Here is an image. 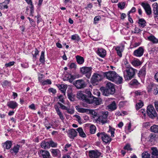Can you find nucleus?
<instances>
[{
  "mask_svg": "<svg viewBox=\"0 0 158 158\" xmlns=\"http://www.w3.org/2000/svg\"><path fill=\"white\" fill-rule=\"evenodd\" d=\"M67 112L70 114H73L74 113V111L73 109L67 108Z\"/></svg>",
  "mask_w": 158,
  "mask_h": 158,
  "instance_id": "obj_64",
  "label": "nucleus"
},
{
  "mask_svg": "<svg viewBox=\"0 0 158 158\" xmlns=\"http://www.w3.org/2000/svg\"><path fill=\"white\" fill-rule=\"evenodd\" d=\"M148 89L149 92L153 91L155 95H156L158 93V85L155 84L151 83L148 85Z\"/></svg>",
  "mask_w": 158,
  "mask_h": 158,
  "instance_id": "obj_8",
  "label": "nucleus"
},
{
  "mask_svg": "<svg viewBox=\"0 0 158 158\" xmlns=\"http://www.w3.org/2000/svg\"><path fill=\"white\" fill-rule=\"evenodd\" d=\"M18 104L17 102L14 101H10L7 103V106L10 108L14 109L18 106Z\"/></svg>",
  "mask_w": 158,
  "mask_h": 158,
  "instance_id": "obj_19",
  "label": "nucleus"
},
{
  "mask_svg": "<svg viewBox=\"0 0 158 158\" xmlns=\"http://www.w3.org/2000/svg\"><path fill=\"white\" fill-rule=\"evenodd\" d=\"M71 39L72 40H77V41H78L79 40H80V38L79 37V36L77 34H75L74 35H72Z\"/></svg>",
  "mask_w": 158,
  "mask_h": 158,
  "instance_id": "obj_47",
  "label": "nucleus"
},
{
  "mask_svg": "<svg viewBox=\"0 0 158 158\" xmlns=\"http://www.w3.org/2000/svg\"><path fill=\"white\" fill-rule=\"evenodd\" d=\"M77 98L80 99H85L86 101V96L81 92H78L77 94Z\"/></svg>",
  "mask_w": 158,
  "mask_h": 158,
  "instance_id": "obj_38",
  "label": "nucleus"
},
{
  "mask_svg": "<svg viewBox=\"0 0 158 158\" xmlns=\"http://www.w3.org/2000/svg\"><path fill=\"white\" fill-rule=\"evenodd\" d=\"M73 84L77 89H78L84 88L86 86L85 81L81 79L75 81L74 82Z\"/></svg>",
  "mask_w": 158,
  "mask_h": 158,
  "instance_id": "obj_9",
  "label": "nucleus"
},
{
  "mask_svg": "<svg viewBox=\"0 0 158 158\" xmlns=\"http://www.w3.org/2000/svg\"><path fill=\"white\" fill-rule=\"evenodd\" d=\"M139 26L140 27L143 28L146 25V22L143 19H140L139 20Z\"/></svg>",
  "mask_w": 158,
  "mask_h": 158,
  "instance_id": "obj_30",
  "label": "nucleus"
},
{
  "mask_svg": "<svg viewBox=\"0 0 158 158\" xmlns=\"http://www.w3.org/2000/svg\"><path fill=\"white\" fill-rule=\"evenodd\" d=\"M144 50L142 47H140L138 49L135 50L133 52V55L136 56L140 57L143 54Z\"/></svg>",
  "mask_w": 158,
  "mask_h": 158,
  "instance_id": "obj_11",
  "label": "nucleus"
},
{
  "mask_svg": "<svg viewBox=\"0 0 158 158\" xmlns=\"http://www.w3.org/2000/svg\"><path fill=\"white\" fill-rule=\"evenodd\" d=\"M131 63L132 65L135 67H137L140 66L142 64V62L137 59L132 60L131 62Z\"/></svg>",
  "mask_w": 158,
  "mask_h": 158,
  "instance_id": "obj_25",
  "label": "nucleus"
},
{
  "mask_svg": "<svg viewBox=\"0 0 158 158\" xmlns=\"http://www.w3.org/2000/svg\"><path fill=\"white\" fill-rule=\"evenodd\" d=\"M77 131L79 133L80 136L82 137H86V135L81 127H79L77 129Z\"/></svg>",
  "mask_w": 158,
  "mask_h": 158,
  "instance_id": "obj_36",
  "label": "nucleus"
},
{
  "mask_svg": "<svg viewBox=\"0 0 158 158\" xmlns=\"http://www.w3.org/2000/svg\"><path fill=\"white\" fill-rule=\"evenodd\" d=\"M45 126L47 129H49L51 128L52 126V125L51 124L49 123L48 122L45 121Z\"/></svg>",
  "mask_w": 158,
  "mask_h": 158,
  "instance_id": "obj_53",
  "label": "nucleus"
},
{
  "mask_svg": "<svg viewBox=\"0 0 158 158\" xmlns=\"http://www.w3.org/2000/svg\"><path fill=\"white\" fill-rule=\"evenodd\" d=\"M108 107L109 110L110 111L116 110L117 107L115 101H113L108 106Z\"/></svg>",
  "mask_w": 158,
  "mask_h": 158,
  "instance_id": "obj_28",
  "label": "nucleus"
},
{
  "mask_svg": "<svg viewBox=\"0 0 158 158\" xmlns=\"http://www.w3.org/2000/svg\"><path fill=\"white\" fill-rule=\"evenodd\" d=\"M92 68L87 67H83L80 69V71L82 74H85L87 77L89 78L91 76Z\"/></svg>",
  "mask_w": 158,
  "mask_h": 158,
  "instance_id": "obj_6",
  "label": "nucleus"
},
{
  "mask_svg": "<svg viewBox=\"0 0 158 158\" xmlns=\"http://www.w3.org/2000/svg\"><path fill=\"white\" fill-rule=\"evenodd\" d=\"M153 13L154 14L158 15V5L156 2L152 4Z\"/></svg>",
  "mask_w": 158,
  "mask_h": 158,
  "instance_id": "obj_29",
  "label": "nucleus"
},
{
  "mask_svg": "<svg viewBox=\"0 0 158 158\" xmlns=\"http://www.w3.org/2000/svg\"><path fill=\"white\" fill-rule=\"evenodd\" d=\"M124 149L127 151H132V148L131 147V146L129 144H127L124 147Z\"/></svg>",
  "mask_w": 158,
  "mask_h": 158,
  "instance_id": "obj_49",
  "label": "nucleus"
},
{
  "mask_svg": "<svg viewBox=\"0 0 158 158\" xmlns=\"http://www.w3.org/2000/svg\"><path fill=\"white\" fill-rule=\"evenodd\" d=\"M96 130V128L95 126L94 125H91L90 127V132L92 134H94Z\"/></svg>",
  "mask_w": 158,
  "mask_h": 158,
  "instance_id": "obj_46",
  "label": "nucleus"
},
{
  "mask_svg": "<svg viewBox=\"0 0 158 158\" xmlns=\"http://www.w3.org/2000/svg\"><path fill=\"white\" fill-rule=\"evenodd\" d=\"M102 115L99 116L98 122L102 123L103 125L108 122L107 118L108 112V111L102 112Z\"/></svg>",
  "mask_w": 158,
  "mask_h": 158,
  "instance_id": "obj_7",
  "label": "nucleus"
},
{
  "mask_svg": "<svg viewBox=\"0 0 158 158\" xmlns=\"http://www.w3.org/2000/svg\"><path fill=\"white\" fill-rule=\"evenodd\" d=\"M77 133L75 129H72L68 132V136L71 139H74L77 135Z\"/></svg>",
  "mask_w": 158,
  "mask_h": 158,
  "instance_id": "obj_15",
  "label": "nucleus"
},
{
  "mask_svg": "<svg viewBox=\"0 0 158 158\" xmlns=\"http://www.w3.org/2000/svg\"><path fill=\"white\" fill-rule=\"evenodd\" d=\"M141 5L144 9L146 13L148 15H150L152 14V10L151 7L148 3H142Z\"/></svg>",
  "mask_w": 158,
  "mask_h": 158,
  "instance_id": "obj_10",
  "label": "nucleus"
},
{
  "mask_svg": "<svg viewBox=\"0 0 158 158\" xmlns=\"http://www.w3.org/2000/svg\"><path fill=\"white\" fill-rule=\"evenodd\" d=\"M51 152L53 156H57L59 155L60 153V150L57 149H51Z\"/></svg>",
  "mask_w": 158,
  "mask_h": 158,
  "instance_id": "obj_35",
  "label": "nucleus"
},
{
  "mask_svg": "<svg viewBox=\"0 0 158 158\" xmlns=\"http://www.w3.org/2000/svg\"><path fill=\"white\" fill-rule=\"evenodd\" d=\"M145 93L144 92H141L140 91H137L135 92V94L136 95H141Z\"/></svg>",
  "mask_w": 158,
  "mask_h": 158,
  "instance_id": "obj_58",
  "label": "nucleus"
},
{
  "mask_svg": "<svg viewBox=\"0 0 158 158\" xmlns=\"http://www.w3.org/2000/svg\"><path fill=\"white\" fill-rule=\"evenodd\" d=\"M101 154V152L97 151L91 150L89 152V156L91 158H98Z\"/></svg>",
  "mask_w": 158,
  "mask_h": 158,
  "instance_id": "obj_14",
  "label": "nucleus"
},
{
  "mask_svg": "<svg viewBox=\"0 0 158 158\" xmlns=\"http://www.w3.org/2000/svg\"><path fill=\"white\" fill-rule=\"evenodd\" d=\"M97 53L98 55L102 57H104L106 55L105 50L102 48H99L97 51Z\"/></svg>",
  "mask_w": 158,
  "mask_h": 158,
  "instance_id": "obj_22",
  "label": "nucleus"
},
{
  "mask_svg": "<svg viewBox=\"0 0 158 158\" xmlns=\"http://www.w3.org/2000/svg\"><path fill=\"white\" fill-rule=\"evenodd\" d=\"M57 103L58 105H59L60 107L61 108V109L63 110H67L68 108L66 106H64L59 102H58Z\"/></svg>",
  "mask_w": 158,
  "mask_h": 158,
  "instance_id": "obj_56",
  "label": "nucleus"
},
{
  "mask_svg": "<svg viewBox=\"0 0 158 158\" xmlns=\"http://www.w3.org/2000/svg\"><path fill=\"white\" fill-rule=\"evenodd\" d=\"M143 106V103L141 101H139V102L136 104V108L137 110H139L140 108L142 107Z\"/></svg>",
  "mask_w": 158,
  "mask_h": 158,
  "instance_id": "obj_43",
  "label": "nucleus"
},
{
  "mask_svg": "<svg viewBox=\"0 0 158 158\" xmlns=\"http://www.w3.org/2000/svg\"><path fill=\"white\" fill-rule=\"evenodd\" d=\"M135 31L134 33H139L142 30H140L138 28L135 27Z\"/></svg>",
  "mask_w": 158,
  "mask_h": 158,
  "instance_id": "obj_63",
  "label": "nucleus"
},
{
  "mask_svg": "<svg viewBox=\"0 0 158 158\" xmlns=\"http://www.w3.org/2000/svg\"><path fill=\"white\" fill-rule=\"evenodd\" d=\"M40 61L42 63H44L45 62L44 57V52L42 51L41 53V55L40 58Z\"/></svg>",
  "mask_w": 158,
  "mask_h": 158,
  "instance_id": "obj_41",
  "label": "nucleus"
},
{
  "mask_svg": "<svg viewBox=\"0 0 158 158\" xmlns=\"http://www.w3.org/2000/svg\"><path fill=\"white\" fill-rule=\"evenodd\" d=\"M142 158H150V155L148 151H145L142 154Z\"/></svg>",
  "mask_w": 158,
  "mask_h": 158,
  "instance_id": "obj_42",
  "label": "nucleus"
},
{
  "mask_svg": "<svg viewBox=\"0 0 158 158\" xmlns=\"http://www.w3.org/2000/svg\"><path fill=\"white\" fill-rule=\"evenodd\" d=\"M102 93L103 95L106 96H108L110 94H114V91H113V89L110 91L109 90H108L106 88L103 89Z\"/></svg>",
  "mask_w": 158,
  "mask_h": 158,
  "instance_id": "obj_26",
  "label": "nucleus"
},
{
  "mask_svg": "<svg viewBox=\"0 0 158 158\" xmlns=\"http://www.w3.org/2000/svg\"><path fill=\"white\" fill-rule=\"evenodd\" d=\"M124 49L123 46H117L115 47V49L117 52L118 55L120 57L122 56V52Z\"/></svg>",
  "mask_w": 158,
  "mask_h": 158,
  "instance_id": "obj_17",
  "label": "nucleus"
},
{
  "mask_svg": "<svg viewBox=\"0 0 158 158\" xmlns=\"http://www.w3.org/2000/svg\"><path fill=\"white\" fill-rule=\"evenodd\" d=\"M15 62L14 61L10 62L8 63L5 64V66L6 67H10L14 65Z\"/></svg>",
  "mask_w": 158,
  "mask_h": 158,
  "instance_id": "obj_61",
  "label": "nucleus"
},
{
  "mask_svg": "<svg viewBox=\"0 0 158 158\" xmlns=\"http://www.w3.org/2000/svg\"><path fill=\"white\" fill-rule=\"evenodd\" d=\"M76 108L77 111L79 112L82 113H86L92 114L94 120H95L97 123H98L99 116L98 113L95 110L83 108L80 107L79 106H76Z\"/></svg>",
  "mask_w": 158,
  "mask_h": 158,
  "instance_id": "obj_2",
  "label": "nucleus"
},
{
  "mask_svg": "<svg viewBox=\"0 0 158 158\" xmlns=\"http://www.w3.org/2000/svg\"><path fill=\"white\" fill-rule=\"evenodd\" d=\"M4 3V2L2 3H0V9L2 10L4 8H8V6L6 5H4L3 4Z\"/></svg>",
  "mask_w": 158,
  "mask_h": 158,
  "instance_id": "obj_51",
  "label": "nucleus"
},
{
  "mask_svg": "<svg viewBox=\"0 0 158 158\" xmlns=\"http://www.w3.org/2000/svg\"><path fill=\"white\" fill-rule=\"evenodd\" d=\"M147 112L148 116L152 118L156 117L157 114L153 106L150 105L148 106L147 108Z\"/></svg>",
  "mask_w": 158,
  "mask_h": 158,
  "instance_id": "obj_5",
  "label": "nucleus"
},
{
  "mask_svg": "<svg viewBox=\"0 0 158 158\" xmlns=\"http://www.w3.org/2000/svg\"><path fill=\"white\" fill-rule=\"evenodd\" d=\"M72 90L71 88V87H69L68 88V90H67V95H69V94H73L72 93Z\"/></svg>",
  "mask_w": 158,
  "mask_h": 158,
  "instance_id": "obj_59",
  "label": "nucleus"
},
{
  "mask_svg": "<svg viewBox=\"0 0 158 158\" xmlns=\"http://www.w3.org/2000/svg\"><path fill=\"white\" fill-rule=\"evenodd\" d=\"M54 108L57 112V114L60 117V118L62 120H64V116L61 112L60 111L58 106L57 105H55Z\"/></svg>",
  "mask_w": 158,
  "mask_h": 158,
  "instance_id": "obj_20",
  "label": "nucleus"
},
{
  "mask_svg": "<svg viewBox=\"0 0 158 158\" xmlns=\"http://www.w3.org/2000/svg\"><path fill=\"white\" fill-rule=\"evenodd\" d=\"M12 145V142L11 141L7 140L3 144V146L4 148L7 149H10Z\"/></svg>",
  "mask_w": 158,
  "mask_h": 158,
  "instance_id": "obj_24",
  "label": "nucleus"
},
{
  "mask_svg": "<svg viewBox=\"0 0 158 158\" xmlns=\"http://www.w3.org/2000/svg\"><path fill=\"white\" fill-rule=\"evenodd\" d=\"M48 91L52 93L53 94H55L56 93V90L53 88H49Z\"/></svg>",
  "mask_w": 158,
  "mask_h": 158,
  "instance_id": "obj_62",
  "label": "nucleus"
},
{
  "mask_svg": "<svg viewBox=\"0 0 158 158\" xmlns=\"http://www.w3.org/2000/svg\"><path fill=\"white\" fill-rule=\"evenodd\" d=\"M76 58L78 64H82L84 63V59L83 57L79 56H77Z\"/></svg>",
  "mask_w": 158,
  "mask_h": 158,
  "instance_id": "obj_31",
  "label": "nucleus"
},
{
  "mask_svg": "<svg viewBox=\"0 0 158 158\" xmlns=\"http://www.w3.org/2000/svg\"><path fill=\"white\" fill-rule=\"evenodd\" d=\"M137 70L132 67L126 69L124 71V76L126 81H128L133 78Z\"/></svg>",
  "mask_w": 158,
  "mask_h": 158,
  "instance_id": "obj_3",
  "label": "nucleus"
},
{
  "mask_svg": "<svg viewBox=\"0 0 158 158\" xmlns=\"http://www.w3.org/2000/svg\"><path fill=\"white\" fill-rule=\"evenodd\" d=\"M20 147V145L18 144L14 146L13 148H11L10 150V152L12 154L14 153L16 155L19 152Z\"/></svg>",
  "mask_w": 158,
  "mask_h": 158,
  "instance_id": "obj_21",
  "label": "nucleus"
},
{
  "mask_svg": "<svg viewBox=\"0 0 158 158\" xmlns=\"http://www.w3.org/2000/svg\"><path fill=\"white\" fill-rule=\"evenodd\" d=\"M1 84L3 87L6 88L10 86L11 85V83L10 82L8 81L7 80H5L3 81Z\"/></svg>",
  "mask_w": 158,
  "mask_h": 158,
  "instance_id": "obj_39",
  "label": "nucleus"
},
{
  "mask_svg": "<svg viewBox=\"0 0 158 158\" xmlns=\"http://www.w3.org/2000/svg\"><path fill=\"white\" fill-rule=\"evenodd\" d=\"M51 84V81L49 79H47L42 82V84L44 85Z\"/></svg>",
  "mask_w": 158,
  "mask_h": 158,
  "instance_id": "obj_57",
  "label": "nucleus"
},
{
  "mask_svg": "<svg viewBox=\"0 0 158 158\" xmlns=\"http://www.w3.org/2000/svg\"><path fill=\"white\" fill-rule=\"evenodd\" d=\"M131 85H138L139 84V83L136 79H134L132 80L130 83Z\"/></svg>",
  "mask_w": 158,
  "mask_h": 158,
  "instance_id": "obj_45",
  "label": "nucleus"
},
{
  "mask_svg": "<svg viewBox=\"0 0 158 158\" xmlns=\"http://www.w3.org/2000/svg\"><path fill=\"white\" fill-rule=\"evenodd\" d=\"M107 89L109 90H111L113 89L114 91V93L115 92V89L114 86L113 84L110 82H108L106 84V88Z\"/></svg>",
  "mask_w": 158,
  "mask_h": 158,
  "instance_id": "obj_23",
  "label": "nucleus"
},
{
  "mask_svg": "<svg viewBox=\"0 0 158 158\" xmlns=\"http://www.w3.org/2000/svg\"><path fill=\"white\" fill-rule=\"evenodd\" d=\"M104 77L109 80L119 84L122 82L123 79L114 71H110L103 73Z\"/></svg>",
  "mask_w": 158,
  "mask_h": 158,
  "instance_id": "obj_1",
  "label": "nucleus"
},
{
  "mask_svg": "<svg viewBox=\"0 0 158 158\" xmlns=\"http://www.w3.org/2000/svg\"><path fill=\"white\" fill-rule=\"evenodd\" d=\"M151 131L155 133H158V125H153L150 127Z\"/></svg>",
  "mask_w": 158,
  "mask_h": 158,
  "instance_id": "obj_37",
  "label": "nucleus"
},
{
  "mask_svg": "<svg viewBox=\"0 0 158 158\" xmlns=\"http://www.w3.org/2000/svg\"><path fill=\"white\" fill-rule=\"evenodd\" d=\"M40 154L43 158H50V154L48 151L41 150L40 151Z\"/></svg>",
  "mask_w": 158,
  "mask_h": 158,
  "instance_id": "obj_16",
  "label": "nucleus"
},
{
  "mask_svg": "<svg viewBox=\"0 0 158 158\" xmlns=\"http://www.w3.org/2000/svg\"><path fill=\"white\" fill-rule=\"evenodd\" d=\"M92 100H90L89 99L86 100V102L89 104L94 103L96 105H99L100 104V102L101 101V99L100 98H96L93 96Z\"/></svg>",
  "mask_w": 158,
  "mask_h": 158,
  "instance_id": "obj_12",
  "label": "nucleus"
},
{
  "mask_svg": "<svg viewBox=\"0 0 158 158\" xmlns=\"http://www.w3.org/2000/svg\"><path fill=\"white\" fill-rule=\"evenodd\" d=\"M85 93L89 97L92 98L93 96L91 94V92L90 90L89 89H86L85 90Z\"/></svg>",
  "mask_w": 158,
  "mask_h": 158,
  "instance_id": "obj_50",
  "label": "nucleus"
},
{
  "mask_svg": "<svg viewBox=\"0 0 158 158\" xmlns=\"http://www.w3.org/2000/svg\"><path fill=\"white\" fill-rule=\"evenodd\" d=\"M68 96V97L69 99L71 101H73L74 100V96L73 94L69 95Z\"/></svg>",
  "mask_w": 158,
  "mask_h": 158,
  "instance_id": "obj_54",
  "label": "nucleus"
},
{
  "mask_svg": "<svg viewBox=\"0 0 158 158\" xmlns=\"http://www.w3.org/2000/svg\"><path fill=\"white\" fill-rule=\"evenodd\" d=\"M99 138H101L102 141L105 143H110L111 139L110 137L105 132H98L97 134Z\"/></svg>",
  "mask_w": 158,
  "mask_h": 158,
  "instance_id": "obj_4",
  "label": "nucleus"
},
{
  "mask_svg": "<svg viewBox=\"0 0 158 158\" xmlns=\"http://www.w3.org/2000/svg\"><path fill=\"white\" fill-rule=\"evenodd\" d=\"M114 129L112 128L111 127H110L109 131L110 132L111 137H113L114 136Z\"/></svg>",
  "mask_w": 158,
  "mask_h": 158,
  "instance_id": "obj_55",
  "label": "nucleus"
},
{
  "mask_svg": "<svg viewBox=\"0 0 158 158\" xmlns=\"http://www.w3.org/2000/svg\"><path fill=\"white\" fill-rule=\"evenodd\" d=\"M125 5V2L119 3L118 5V7L121 9H123L124 8Z\"/></svg>",
  "mask_w": 158,
  "mask_h": 158,
  "instance_id": "obj_52",
  "label": "nucleus"
},
{
  "mask_svg": "<svg viewBox=\"0 0 158 158\" xmlns=\"http://www.w3.org/2000/svg\"><path fill=\"white\" fill-rule=\"evenodd\" d=\"M148 39L153 43H158V40L153 35H152L148 38Z\"/></svg>",
  "mask_w": 158,
  "mask_h": 158,
  "instance_id": "obj_34",
  "label": "nucleus"
},
{
  "mask_svg": "<svg viewBox=\"0 0 158 158\" xmlns=\"http://www.w3.org/2000/svg\"><path fill=\"white\" fill-rule=\"evenodd\" d=\"M26 2H27L30 6L29 7L30 8L31 13L30 15H32L34 12V6L32 4V2L31 0H26Z\"/></svg>",
  "mask_w": 158,
  "mask_h": 158,
  "instance_id": "obj_33",
  "label": "nucleus"
},
{
  "mask_svg": "<svg viewBox=\"0 0 158 158\" xmlns=\"http://www.w3.org/2000/svg\"><path fill=\"white\" fill-rule=\"evenodd\" d=\"M152 156L150 158H158V151L156 148H152Z\"/></svg>",
  "mask_w": 158,
  "mask_h": 158,
  "instance_id": "obj_18",
  "label": "nucleus"
},
{
  "mask_svg": "<svg viewBox=\"0 0 158 158\" xmlns=\"http://www.w3.org/2000/svg\"><path fill=\"white\" fill-rule=\"evenodd\" d=\"M40 146L41 147L44 149H47L49 148V141L46 142L45 141H43L41 143Z\"/></svg>",
  "mask_w": 158,
  "mask_h": 158,
  "instance_id": "obj_32",
  "label": "nucleus"
},
{
  "mask_svg": "<svg viewBox=\"0 0 158 158\" xmlns=\"http://www.w3.org/2000/svg\"><path fill=\"white\" fill-rule=\"evenodd\" d=\"M66 77L70 82H72L75 79V76L72 75L70 74L66 75Z\"/></svg>",
  "mask_w": 158,
  "mask_h": 158,
  "instance_id": "obj_44",
  "label": "nucleus"
},
{
  "mask_svg": "<svg viewBox=\"0 0 158 158\" xmlns=\"http://www.w3.org/2000/svg\"><path fill=\"white\" fill-rule=\"evenodd\" d=\"M102 76L98 74L94 73L92 77L91 82L92 84H95L98 81H101Z\"/></svg>",
  "mask_w": 158,
  "mask_h": 158,
  "instance_id": "obj_13",
  "label": "nucleus"
},
{
  "mask_svg": "<svg viewBox=\"0 0 158 158\" xmlns=\"http://www.w3.org/2000/svg\"><path fill=\"white\" fill-rule=\"evenodd\" d=\"M58 87L61 92L64 94V95H65V91L67 88V85L63 84H61L59 85Z\"/></svg>",
  "mask_w": 158,
  "mask_h": 158,
  "instance_id": "obj_27",
  "label": "nucleus"
},
{
  "mask_svg": "<svg viewBox=\"0 0 158 158\" xmlns=\"http://www.w3.org/2000/svg\"><path fill=\"white\" fill-rule=\"evenodd\" d=\"M93 93L94 94L96 95L98 97L100 96V93L98 90H94L93 92Z\"/></svg>",
  "mask_w": 158,
  "mask_h": 158,
  "instance_id": "obj_60",
  "label": "nucleus"
},
{
  "mask_svg": "<svg viewBox=\"0 0 158 158\" xmlns=\"http://www.w3.org/2000/svg\"><path fill=\"white\" fill-rule=\"evenodd\" d=\"M49 147H56L57 145L56 143H55L52 140H51L49 141Z\"/></svg>",
  "mask_w": 158,
  "mask_h": 158,
  "instance_id": "obj_48",
  "label": "nucleus"
},
{
  "mask_svg": "<svg viewBox=\"0 0 158 158\" xmlns=\"http://www.w3.org/2000/svg\"><path fill=\"white\" fill-rule=\"evenodd\" d=\"M146 66H143L139 71V74L141 76H144L146 74Z\"/></svg>",
  "mask_w": 158,
  "mask_h": 158,
  "instance_id": "obj_40",
  "label": "nucleus"
}]
</instances>
